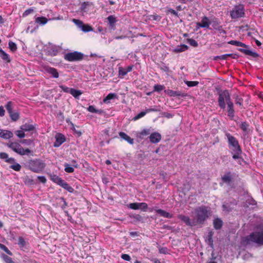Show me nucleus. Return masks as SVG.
I'll list each match as a JSON object with an SVG mask.
<instances>
[{"instance_id":"obj_1","label":"nucleus","mask_w":263,"mask_h":263,"mask_svg":"<svg viewBox=\"0 0 263 263\" xmlns=\"http://www.w3.org/2000/svg\"><path fill=\"white\" fill-rule=\"evenodd\" d=\"M226 137L228 139L229 148L232 150L233 159L236 160L240 158L242 151L237 139L229 133H226Z\"/></svg>"},{"instance_id":"obj_2","label":"nucleus","mask_w":263,"mask_h":263,"mask_svg":"<svg viewBox=\"0 0 263 263\" xmlns=\"http://www.w3.org/2000/svg\"><path fill=\"white\" fill-rule=\"evenodd\" d=\"M193 214L196 224H202L210 214V210L208 207L202 205L195 209Z\"/></svg>"},{"instance_id":"obj_3","label":"nucleus","mask_w":263,"mask_h":263,"mask_svg":"<svg viewBox=\"0 0 263 263\" xmlns=\"http://www.w3.org/2000/svg\"><path fill=\"white\" fill-rule=\"evenodd\" d=\"M242 243L246 246L256 243L258 245H263V233L253 232L242 239Z\"/></svg>"},{"instance_id":"obj_4","label":"nucleus","mask_w":263,"mask_h":263,"mask_svg":"<svg viewBox=\"0 0 263 263\" xmlns=\"http://www.w3.org/2000/svg\"><path fill=\"white\" fill-rule=\"evenodd\" d=\"M27 166L32 172L39 173L42 172L46 164L43 161L36 159L29 160L27 163Z\"/></svg>"},{"instance_id":"obj_5","label":"nucleus","mask_w":263,"mask_h":263,"mask_svg":"<svg viewBox=\"0 0 263 263\" xmlns=\"http://www.w3.org/2000/svg\"><path fill=\"white\" fill-rule=\"evenodd\" d=\"M231 101L232 100L230 94L228 90H224L219 93L218 102V105L221 109H224L226 108V104Z\"/></svg>"},{"instance_id":"obj_6","label":"nucleus","mask_w":263,"mask_h":263,"mask_svg":"<svg viewBox=\"0 0 263 263\" xmlns=\"http://www.w3.org/2000/svg\"><path fill=\"white\" fill-rule=\"evenodd\" d=\"M230 15L232 19L243 17L245 15L244 6L242 4L235 5L230 11Z\"/></svg>"},{"instance_id":"obj_7","label":"nucleus","mask_w":263,"mask_h":263,"mask_svg":"<svg viewBox=\"0 0 263 263\" xmlns=\"http://www.w3.org/2000/svg\"><path fill=\"white\" fill-rule=\"evenodd\" d=\"M8 146L14 152L21 155H28L31 153L29 148L24 149L20 144L16 142H11L8 144Z\"/></svg>"},{"instance_id":"obj_8","label":"nucleus","mask_w":263,"mask_h":263,"mask_svg":"<svg viewBox=\"0 0 263 263\" xmlns=\"http://www.w3.org/2000/svg\"><path fill=\"white\" fill-rule=\"evenodd\" d=\"M72 22L81 30H82L84 32H88L90 31H92L93 30V28L91 26L88 24H84V23L80 20L73 18L72 20Z\"/></svg>"},{"instance_id":"obj_9","label":"nucleus","mask_w":263,"mask_h":263,"mask_svg":"<svg viewBox=\"0 0 263 263\" xmlns=\"http://www.w3.org/2000/svg\"><path fill=\"white\" fill-rule=\"evenodd\" d=\"M83 54L78 51L68 53L65 54V59L68 61H79L83 59Z\"/></svg>"},{"instance_id":"obj_10","label":"nucleus","mask_w":263,"mask_h":263,"mask_svg":"<svg viewBox=\"0 0 263 263\" xmlns=\"http://www.w3.org/2000/svg\"><path fill=\"white\" fill-rule=\"evenodd\" d=\"M127 206L133 210H141L143 211H146L147 209V204L145 202L131 203Z\"/></svg>"},{"instance_id":"obj_11","label":"nucleus","mask_w":263,"mask_h":263,"mask_svg":"<svg viewBox=\"0 0 263 263\" xmlns=\"http://www.w3.org/2000/svg\"><path fill=\"white\" fill-rule=\"evenodd\" d=\"M221 180L223 183L227 185H230L233 181V175L231 172H227L221 177Z\"/></svg>"},{"instance_id":"obj_12","label":"nucleus","mask_w":263,"mask_h":263,"mask_svg":"<svg viewBox=\"0 0 263 263\" xmlns=\"http://www.w3.org/2000/svg\"><path fill=\"white\" fill-rule=\"evenodd\" d=\"M55 138V141L53 144V146L55 147L60 146L66 140L65 136L62 134H57Z\"/></svg>"},{"instance_id":"obj_13","label":"nucleus","mask_w":263,"mask_h":263,"mask_svg":"<svg viewBox=\"0 0 263 263\" xmlns=\"http://www.w3.org/2000/svg\"><path fill=\"white\" fill-rule=\"evenodd\" d=\"M227 113L228 116L231 120H233L235 116V111L234 109V104L232 101L227 103Z\"/></svg>"},{"instance_id":"obj_14","label":"nucleus","mask_w":263,"mask_h":263,"mask_svg":"<svg viewBox=\"0 0 263 263\" xmlns=\"http://www.w3.org/2000/svg\"><path fill=\"white\" fill-rule=\"evenodd\" d=\"M178 218L187 226L192 227L196 225L194 219H193V220H191L189 217L187 216L179 215Z\"/></svg>"},{"instance_id":"obj_15","label":"nucleus","mask_w":263,"mask_h":263,"mask_svg":"<svg viewBox=\"0 0 263 263\" xmlns=\"http://www.w3.org/2000/svg\"><path fill=\"white\" fill-rule=\"evenodd\" d=\"M165 92L170 97H185L187 96V93L182 92L180 91H175L171 89H168L165 90Z\"/></svg>"},{"instance_id":"obj_16","label":"nucleus","mask_w":263,"mask_h":263,"mask_svg":"<svg viewBox=\"0 0 263 263\" xmlns=\"http://www.w3.org/2000/svg\"><path fill=\"white\" fill-rule=\"evenodd\" d=\"M149 138L152 143H157L161 140V135L158 132H154L150 135Z\"/></svg>"},{"instance_id":"obj_17","label":"nucleus","mask_w":263,"mask_h":263,"mask_svg":"<svg viewBox=\"0 0 263 263\" xmlns=\"http://www.w3.org/2000/svg\"><path fill=\"white\" fill-rule=\"evenodd\" d=\"M59 51L58 47L54 45L49 44L47 47L48 54L51 56H55L57 54Z\"/></svg>"},{"instance_id":"obj_18","label":"nucleus","mask_w":263,"mask_h":263,"mask_svg":"<svg viewBox=\"0 0 263 263\" xmlns=\"http://www.w3.org/2000/svg\"><path fill=\"white\" fill-rule=\"evenodd\" d=\"M44 70L46 72L51 74L54 78H58L59 76L57 70L54 68L47 66L44 68Z\"/></svg>"},{"instance_id":"obj_19","label":"nucleus","mask_w":263,"mask_h":263,"mask_svg":"<svg viewBox=\"0 0 263 263\" xmlns=\"http://www.w3.org/2000/svg\"><path fill=\"white\" fill-rule=\"evenodd\" d=\"M13 136V133L9 130L2 129V132L0 133V137L5 139H9L12 138Z\"/></svg>"},{"instance_id":"obj_20","label":"nucleus","mask_w":263,"mask_h":263,"mask_svg":"<svg viewBox=\"0 0 263 263\" xmlns=\"http://www.w3.org/2000/svg\"><path fill=\"white\" fill-rule=\"evenodd\" d=\"M90 6L89 2H83L82 3L81 7L80 8V11L82 15H84L85 14L87 13L88 11V6Z\"/></svg>"},{"instance_id":"obj_21","label":"nucleus","mask_w":263,"mask_h":263,"mask_svg":"<svg viewBox=\"0 0 263 263\" xmlns=\"http://www.w3.org/2000/svg\"><path fill=\"white\" fill-rule=\"evenodd\" d=\"M156 212L161 216L164 218H171L173 217V214H170L163 210L157 209L156 210Z\"/></svg>"},{"instance_id":"obj_22","label":"nucleus","mask_w":263,"mask_h":263,"mask_svg":"<svg viewBox=\"0 0 263 263\" xmlns=\"http://www.w3.org/2000/svg\"><path fill=\"white\" fill-rule=\"evenodd\" d=\"M151 132V128H145L137 134V136L140 139H143L144 137L148 136Z\"/></svg>"},{"instance_id":"obj_23","label":"nucleus","mask_w":263,"mask_h":263,"mask_svg":"<svg viewBox=\"0 0 263 263\" xmlns=\"http://www.w3.org/2000/svg\"><path fill=\"white\" fill-rule=\"evenodd\" d=\"M119 135L121 138L126 141L128 143L130 144H133L134 143V139L131 138L125 133L121 132L119 133Z\"/></svg>"},{"instance_id":"obj_24","label":"nucleus","mask_w":263,"mask_h":263,"mask_svg":"<svg viewBox=\"0 0 263 263\" xmlns=\"http://www.w3.org/2000/svg\"><path fill=\"white\" fill-rule=\"evenodd\" d=\"M50 180L53 182L54 183L57 184L58 185H60L63 180L62 178L59 177L57 175L53 174H50L49 175Z\"/></svg>"},{"instance_id":"obj_25","label":"nucleus","mask_w":263,"mask_h":263,"mask_svg":"<svg viewBox=\"0 0 263 263\" xmlns=\"http://www.w3.org/2000/svg\"><path fill=\"white\" fill-rule=\"evenodd\" d=\"M60 186L67 190L69 193H73L74 191V189L69 185L66 182H65L63 179L61 183L59 185Z\"/></svg>"},{"instance_id":"obj_26","label":"nucleus","mask_w":263,"mask_h":263,"mask_svg":"<svg viewBox=\"0 0 263 263\" xmlns=\"http://www.w3.org/2000/svg\"><path fill=\"white\" fill-rule=\"evenodd\" d=\"M21 129L24 132H30L34 129L35 127L32 124L25 123L20 127Z\"/></svg>"},{"instance_id":"obj_27","label":"nucleus","mask_w":263,"mask_h":263,"mask_svg":"<svg viewBox=\"0 0 263 263\" xmlns=\"http://www.w3.org/2000/svg\"><path fill=\"white\" fill-rule=\"evenodd\" d=\"M236 204L237 202L236 201L233 202L231 204H229L228 203H224L222 205L223 210L226 212H230L233 208V206Z\"/></svg>"},{"instance_id":"obj_28","label":"nucleus","mask_w":263,"mask_h":263,"mask_svg":"<svg viewBox=\"0 0 263 263\" xmlns=\"http://www.w3.org/2000/svg\"><path fill=\"white\" fill-rule=\"evenodd\" d=\"M239 50L246 55H251L254 58H256L258 56V54L256 52H253L249 49L240 48Z\"/></svg>"},{"instance_id":"obj_29","label":"nucleus","mask_w":263,"mask_h":263,"mask_svg":"<svg viewBox=\"0 0 263 263\" xmlns=\"http://www.w3.org/2000/svg\"><path fill=\"white\" fill-rule=\"evenodd\" d=\"M0 57L2 59L7 62H10L11 59L8 54L5 52L2 48H0Z\"/></svg>"},{"instance_id":"obj_30","label":"nucleus","mask_w":263,"mask_h":263,"mask_svg":"<svg viewBox=\"0 0 263 263\" xmlns=\"http://www.w3.org/2000/svg\"><path fill=\"white\" fill-rule=\"evenodd\" d=\"M107 19L108 21L110 28L114 29L115 28V23L117 22L116 17L113 15H109Z\"/></svg>"},{"instance_id":"obj_31","label":"nucleus","mask_w":263,"mask_h":263,"mask_svg":"<svg viewBox=\"0 0 263 263\" xmlns=\"http://www.w3.org/2000/svg\"><path fill=\"white\" fill-rule=\"evenodd\" d=\"M115 98H118L117 95L115 93H110L105 98H104L103 102L107 104L109 103L110 100Z\"/></svg>"},{"instance_id":"obj_32","label":"nucleus","mask_w":263,"mask_h":263,"mask_svg":"<svg viewBox=\"0 0 263 263\" xmlns=\"http://www.w3.org/2000/svg\"><path fill=\"white\" fill-rule=\"evenodd\" d=\"M200 23L201 24L202 28H209L210 25L211 24L209 18L205 16L202 18Z\"/></svg>"},{"instance_id":"obj_33","label":"nucleus","mask_w":263,"mask_h":263,"mask_svg":"<svg viewBox=\"0 0 263 263\" xmlns=\"http://www.w3.org/2000/svg\"><path fill=\"white\" fill-rule=\"evenodd\" d=\"M249 126V124L246 121L242 122L240 124L239 127L241 128V129L243 131L244 135H246L247 134H248Z\"/></svg>"},{"instance_id":"obj_34","label":"nucleus","mask_w":263,"mask_h":263,"mask_svg":"<svg viewBox=\"0 0 263 263\" xmlns=\"http://www.w3.org/2000/svg\"><path fill=\"white\" fill-rule=\"evenodd\" d=\"M188 49L187 45L185 44H182L179 46H177L174 50L175 52L178 53L182 51H184Z\"/></svg>"},{"instance_id":"obj_35","label":"nucleus","mask_w":263,"mask_h":263,"mask_svg":"<svg viewBox=\"0 0 263 263\" xmlns=\"http://www.w3.org/2000/svg\"><path fill=\"white\" fill-rule=\"evenodd\" d=\"M205 241L211 248H213V233L212 232L209 233L205 239Z\"/></svg>"},{"instance_id":"obj_36","label":"nucleus","mask_w":263,"mask_h":263,"mask_svg":"<svg viewBox=\"0 0 263 263\" xmlns=\"http://www.w3.org/2000/svg\"><path fill=\"white\" fill-rule=\"evenodd\" d=\"M48 20L45 17H37L35 19V22L41 25H44L48 22Z\"/></svg>"},{"instance_id":"obj_37","label":"nucleus","mask_w":263,"mask_h":263,"mask_svg":"<svg viewBox=\"0 0 263 263\" xmlns=\"http://www.w3.org/2000/svg\"><path fill=\"white\" fill-rule=\"evenodd\" d=\"M213 224L216 229H220L222 226V221L219 218H216L214 220Z\"/></svg>"},{"instance_id":"obj_38","label":"nucleus","mask_w":263,"mask_h":263,"mask_svg":"<svg viewBox=\"0 0 263 263\" xmlns=\"http://www.w3.org/2000/svg\"><path fill=\"white\" fill-rule=\"evenodd\" d=\"M228 44L238 47H247V46L244 43L235 40H231L228 42Z\"/></svg>"},{"instance_id":"obj_39","label":"nucleus","mask_w":263,"mask_h":263,"mask_svg":"<svg viewBox=\"0 0 263 263\" xmlns=\"http://www.w3.org/2000/svg\"><path fill=\"white\" fill-rule=\"evenodd\" d=\"M1 257L3 259L5 263H15L11 258L8 256L4 253L1 254Z\"/></svg>"},{"instance_id":"obj_40","label":"nucleus","mask_w":263,"mask_h":263,"mask_svg":"<svg viewBox=\"0 0 263 263\" xmlns=\"http://www.w3.org/2000/svg\"><path fill=\"white\" fill-rule=\"evenodd\" d=\"M18 245L21 249H24L26 245V242L22 237H19L18 238Z\"/></svg>"},{"instance_id":"obj_41","label":"nucleus","mask_w":263,"mask_h":263,"mask_svg":"<svg viewBox=\"0 0 263 263\" xmlns=\"http://www.w3.org/2000/svg\"><path fill=\"white\" fill-rule=\"evenodd\" d=\"M82 92L81 90H76L74 88H71L70 94H71L72 96H73L76 98H78L80 96L82 95Z\"/></svg>"},{"instance_id":"obj_42","label":"nucleus","mask_w":263,"mask_h":263,"mask_svg":"<svg viewBox=\"0 0 263 263\" xmlns=\"http://www.w3.org/2000/svg\"><path fill=\"white\" fill-rule=\"evenodd\" d=\"M232 56H233V54L227 53V54H222L221 55L216 56L215 57L214 59L215 60L219 59V60H227L228 57H232Z\"/></svg>"},{"instance_id":"obj_43","label":"nucleus","mask_w":263,"mask_h":263,"mask_svg":"<svg viewBox=\"0 0 263 263\" xmlns=\"http://www.w3.org/2000/svg\"><path fill=\"white\" fill-rule=\"evenodd\" d=\"M87 110L90 112L92 113H98L101 114L102 112L101 110H98L95 108V106L92 105H90L87 107Z\"/></svg>"},{"instance_id":"obj_44","label":"nucleus","mask_w":263,"mask_h":263,"mask_svg":"<svg viewBox=\"0 0 263 263\" xmlns=\"http://www.w3.org/2000/svg\"><path fill=\"white\" fill-rule=\"evenodd\" d=\"M127 73V71L124 68L120 67L119 68V77L120 78H123Z\"/></svg>"},{"instance_id":"obj_45","label":"nucleus","mask_w":263,"mask_h":263,"mask_svg":"<svg viewBox=\"0 0 263 263\" xmlns=\"http://www.w3.org/2000/svg\"><path fill=\"white\" fill-rule=\"evenodd\" d=\"M9 114L10 115L11 119L14 121L17 120L19 118V114L16 112L12 111L9 113Z\"/></svg>"},{"instance_id":"obj_46","label":"nucleus","mask_w":263,"mask_h":263,"mask_svg":"<svg viewBox=\"0 0 263 263\" xmlns=\"http://www.w3.org/2000/svg\"><path fill=\"white\" fill-rule=\"evenodd\" d=\"M65 171L68 173H73L74 172V168L71 166L69 164L66 163L65 164Z\"/></svg>"},{"instance_id":"obj_47","label":"nucleus","mask_w":263,"mask_h":263,"mask_svg":"<svg viewBox=\"0 0 263 263\" xmlns=\"http://www.w3.org/2000/svg\"><path fill=\"white\" fill-rule=\"evenodd\" d=\"M184 83L188 87L196 86L198 85V84H199V82L198 81H184Z\"/></svg>"},{"instance_id":"obj_48","label":"nucleus","mask_w":263,"mask_h":263,"mask_svg":"<svg viewBox=\"0 0 263 263\" xmlns=\"http://www.w3.org/2000/svg\"><path fill=\"white\" fill-rule=\"evenodd\" d=\"M187 43L192 46L196 47L198 46V43L196 41L193 39H187Z\"/></svg>"},{"instance_id":"obj_49","label":"nucleus","mask_w":263,"mask_h":263,"mask_svg":"<svg viewBox=\"0 0 263 263\" xmlns=\"http://www.w3.org/2000/svg\"><path fill=\"white\" fill-rule=\"evenodd\" d=\"M0 249L4 251L7 254L12 256L11 252L3 244L0 243Z\"/></svg>"},{"instance_id":"obj_50","label":"nucleus","mask_w":263,"mask_h":263,"mask_svg":"<svg viewBox=\"0 0 263 263\" xmlns=\"http://www.w3.org/2000/svg\"><path fill=\"white\" fill-rule=\"evenodd\" d=\"M8 46L10 49L12 51H15L17 49L16 44L12 41L9 42Z\"/></svg>"},{"instance_id":"obj_51","label":"nucleus","mask_w":263,"mask_h":263,"mask_svg":"<svg viewBox=\"0 0 263 263\" xmlns=\"http://www.w3.org/2000/svg\"><path fill=\"white\" fill-rule=\"evenodd\" d=\"M10 168L13 169L15 171H19L21 168V166L20 164L17 163H15L14 164L11 165L10 166Z\"/></svg>"},{"instance_id":"obj_52","label":"nucleus","mask_w":263,"mask_h":263,"mask_svg":"<svg viewBox=\"0 0 263 263\" xmlns=\"http://www.w3.org/2000/svg\"><path fill=\"white\" fill-rule=\"evenodd\" d=\"M5 107L9 114L13 111L12 103L11 101H9Z\"/></svg>"},{"instance_id":"obj_53","label":"nucleus","mask_w":263,"mask_h":263,"mask_svg":"<svg viewBox=\"0 0 263 263\" xmlns=\"http://www.w3.org/2000/svg\"><path fill=\"white\" fill-rule=\"evenodd\" d=\"M15 134H16L17 137L20 138H23L25 137V134L24 133V131L22 130V129L20 130L15 131Z\"/></svg>"},{"instance_id":"obj_54","label":"nucleus","mask_w":263,"mask_h":263,"mask_svg":"<svg viewBox=\"0 0 263 263\" xmlns=\"http://www.w3.org/2000/svg\"><path fill=\"white\" fill-rule=\"evenodd\" d=\"M164 88V86L162 85H155L154 87V91L157 92H160V91L163 90Z\"/></svg>"},{"instance_id":"obj_55","label":"nucleus","mask_w":263,"mask_h":263,"mask_svg":"<svg viewBox=\"0 0 263 263\" xmlns=\"http://www.w3.org/2000/svg\"><path fill=\"white\" fill-rule=\"evenodd\" d=\"M59 87L64 92L69 93H70L71 88L68 87L64 85H60Z\"/></svg>"},{"instance_id":"obj_56","label":"nucleus","mask_w":263,"mask_h":263,"mask_svg":"<svg viewBox=\"0 0 263 263\" xmlns=\"http://www.w3.org/2000/svg\"><path fill=\"white\" fill-rule=\"evenodd\" d=\"M146 114V111H141L140 113H139L138 115H137L134 118V120L135 121L141 118L144 117Z\"/></svg>"},{"instance_id":"obj_57","label":"nucleus","mask_w":263,"mask_h":263,"mask_svg":"<svg viewBox=\"0 0 263 263\" xmlns=\"http://www.w3.org/2000/svg\"><path fill=\"white\" fill-rule=\"evenodd\" d=\"M159 252L160 253L166 254H168V250L166 247H161L159 248Z\"/></svg>"},{"instance_id":"obj_58","label":"nucleus","mask_w":263,"mask_h":263,"mask_svg":"<svg viewBox=\"0 0 263 263\" xmlns=\"http://www.w3.org/2000/svg\"><path fill=\"white\" fill-rule=\"evenodd\" d=\"M8 155L7 153L4 152L0 153V159H4L6 161V160L8 159Z\"/></svg>"},{"instance_id":"obj_59","label":"nucleus","mask_w":263,"mask_h":263,"mask_svg":"<svg viewBox=\"0 0 263 263\" xmlns=\"http://www.w3.org/2000/svg\"><path fill=\"white\" fill-rule=\"evenodd\" d=\"M121 257L122 259L126 261H130L131 259L130 256L126 254H122Z\"/></svg>"},{"instance_id":"obj_60","label":"nucleus","mask_w":263,"mask_h":263,"mask_svg":"<svg viewBox=\"0 0 263 263\" xmlns=\"http://www.w3.org/2000/svg\"><path fill=\"white\" fill-rule=\"evenodd\" d=\"M33 11V9L32 8H29L25 11V12L23 14V16L25 17L28 15L29 14L32 13Z\"/></svg>"},{"instance_id":"obj_61","label":"nucleus","mask_w":263,"mask_h":263,"mask_svg":"<svg viewBox=\"0 0 263 263\" xmlns=\"http://www.w3.org/2000/svg\"><path fill=\"white\" fill-rule=\"evenodd\" d=\"M215 29L219 31L220 33L226 34V31L222 29V26L220 25L217 26V27L215 26Z\"/></svg>"},{"instance_id":"obj_62","label":"nucleus","mask_w":263,"mask_h":263,"mask_svg":"<svg viewBox=\"0 0 263 263\" xmlns=\"http://www.w3.org/2000/svg\"><path fill=\"white\" fill-rule=\"evenodd\" d=\"M60 199L63 202V204L61 205V208L62 209H65L68 205L64 197H61Z\"/></svg>"},{"instance_id":"obj_63","label":"nucleus","mask_w":263,"mask_h":263,"mask_svg":"<svg viewBox=\"0 0 263 263\" xmlns=\"http://www.w3.org/2000/svg\"><path fill=\"white\" fill-rule=\"evenodd\" d=\"M37 178H38L39 180L43 183H45L46 182V181H47L46 178H45V177H44L43 176H38Z\"/></svg>"},{"instance_id":"obj_64","label":"nucleus","mask_w":263,"mask_h":263,"mask_svg":"<svg viewBox=\"0 0 263 263\" xmlns=\"http://www.w3.org/2000/svg\"><path fill=\"white\" fill-rule=\"evenodd\" d=\"M210 23L214 29L215 26L216 27H217V26H219L218 22L216 20H213L211 22H210Z\"/></svg>"}]
</instances>
